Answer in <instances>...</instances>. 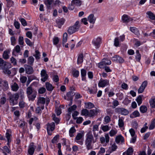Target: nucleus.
<instances>
[{
    "mask_svg": "<svg viewBox=\"0 0 155 155\" xmlns=\"http://www.w3.org/2000/svg\"><path fill=\"white\" fill-rule=\"evenodd\" d=\"M86 137L85 143L86 148L88 150L92 149L93 148V143H95L96 141L94 140V137L91 133H87Z\"/></svg>",
    "mask_w": 155,
    "mask_h": 155,
    "instance_id": "obj_1",
    "label": "nucleus"
},
{
    "mask_svg": "<svg viewBox=\"0 0 155 155\" xmlns=\"http://www.w3.org/2000/svg\"><path fill=\"white\" fill-rule=\"evenodd\" d=\"M31 84L26 89V94L29 101H33L36 97L37 92L33 88Z\"/></svg>",
    "mask_w": 155,
    "mask_h": 155,
    "instance_id": "obj_2",
    "label": "nucleus"
},
{
    "mask_svg": "<svg viewBox=\"0 0 155 155\" xmlns=\"http://www.w3.org/2000/svg\"><path fill=\"white\" fill-rule=\"evenodd\" d=\"M0 67L3 70L5 74L8 75H10L11 74V72L8 69L11 67V64L4 61L2 58H0Z\"/></svg>",
    "mask_w": 155,
    "mask_h": 155,
    "instance_id": "obj_3",
    "label": "nucleus"
},
{
    "mask_svg": "<svg viewBox=\"0 0 155 155\" xmlns=\"http://www.w3.org/2000/svg\"><path fill=\"white\" fill-rule=\"evenodd\" d=\"M8 100L11 106L16 105L18 103V100L19 95L18 93L10 94H8Z\"/></svg>",
    "mask_w": 155,
    "mask_h": 155,
    "instance_id": "obj_4",
    "label": "nucleus"
},
{
    "mask_svg": "<svg viewBox=\"0 0 155 155\" xmlns=\"http://www.w3.org/2000/svg\"><path fill=\"white\" fill-rule=\"evenodd\" d=\"M79 23V21H77L73 26H70L68 28L67 31L69 34L71 35L78 30L80 27Z\"/></svg>",
    "mask_w": 155,
    "mask_h": 155,
    "instance_id": "obj_5",
    "label": "nucleus"
},
{
    "mask_svg": "<svg viewBox=\"0 0 155 155\" xmlns=\"http://www.w3.org/2000/svg\"><path fill=\"white\" fill-rule=\"evenodd\" d=\"M98 85L100 87H104L106 86H109L110 85L109 80L107 79H104L101 78L98 82Z\"/></svg>",
    "mask_w": 155,
    "mask_h": 155,
    "instance_id": "obj_6",
    "label": "nucleus"
},
{
    "mask_svg": "<svg viewBox=\"0 0 155 155\" xmlns=\"http://www.w3.org/2000/svg\"><path fill=\"white\" fill-rule=\"evenodd\" d=\"M84 134L82 133H78L74 139L75 142L80 145H82L83 144V140L82 137Z\"/></svg>",
    "mask_w": 155,
    "mask_h": 155,
    "instance_id": "obj_7",
    "label": "nucleus"
},
{
    "mask_svg": "<svg viewBox=\"0 0 155 155\" xmlns=\"http://www.w3.org/2000/svg\"><path fill=\"white\" fill-rule=\"evenodd\" d=\"M101 43L102 38L99 37L94 38L92 41V44L96 49L99 48Z\"/></svg>",
    "mask_w": 155,
    "mask_h": 155,
    "instance_id": "obj_8",
    "label": "nucleus"
},
{
    "mask_svg": "<svg viewBox=\"0 0 155 155\" xmlns=\"http://www.w3.org/2000/svg\"><path fill=\"white\" fill-rule=\"evenodd\" d=\"M46 101L45 98L42 97H39L38 98L37 105L41 106L42 110L44 109V104Z\"/></svg>",
    "mask_w": 155,
    "mask_h": 155,
    "instance_id": "obj_9",
    "label": "nucleus"
},
{
    "mask_svg": "<svg viewBox=\"0 0 155 155\" xmlns=\"http://www.w3.org/2000/svg\"><path fill=\"white\" fill-rule=\"evenodd\" d=\"M12 137V131L10 129H7L6 130V132L5 134V137L7 139V145L10 148V143L11 142L12 140L11 137Z\"/></svg>",
    "mask_w": 155,
    "mask_h": 155,
    "instance_id": "obj_10",
    "label": "nucleus"
},
{
    "mask_svg": "<svg viewBox=\"0 0 155 155\" xmlns=\"http://www.w3.org/2000/svg\"><path fill=\"white\" fill-rule=\"evenodd\" d=\"M36 146L33 143H30L28 149V153L29 155H33L34 153Z\"/></svg>",
    "mask_w": 155,
    "mask_h": 155,
    "instance_id": "obj_11",
    "label": "nucleus"
},
{
    "mask_svg": "<svg viewBox=\"0 0 155 155\" xmlns=\"http://www.w3.org/2000/svg\"><path fill=\"white\" fill-rule=\"evenodd\" d=\"M41 75L42 78L41 79V81H42L45 82L48 79V76L45 70L42 69L41 71Z\"/></svg>",
    "mask_w": 155,
    "mask_h": 155,
    "instance_id": "obj_12",
    "label": "nucleus"
},
{
    "mask_svg": "<svg viewBox=\"0 0 155 155\" xmlns=\"http://www.w3.org/2000/svg\"><path fill=\"white\" fill-rule=\"evenodd\" d=\"M147 84L148 82L147 81H145L142 83L140 86L138 90V93L140 94L143 92L144 90L147 86Z\"/></svg>",
    "mask_w": 155,
    "mask_h": 155,
    "instance_id": "obj_13",
    "label": "nucleus"
},
{
    "mask_svg": "<svg viewBox=\"0 0 155 155\" xmlns=\"http://www.w3.org/2000/svg\"><path fill=\"white\" fill-rule=\"evenodd\" d=\"M117 111L120 113L121 114L127 115L129 114V111L126 109L122 107H118L116 109Z\"/></svg>",
    "mask_w": 155,
    "mask_h": 155,
    "instance_id": "obj_14",
    "label": "nucleus"
},
{
    "mask_svg": "<svg viewBox=\"0 0 155 155\" xmlns=\"http://www.w3.org/2000/svg\"><path fill=\"white\" fill-rule=\"evenodd\" d=\"M55 127V124L54 122L48 123L47 125V129L48 133L49 134L50 131H52L54 129Z\"/></svg>",
    "mask_w": 155,
    "mask_h": 155,
    "instance_id": "obj_15",
    "label": "nucleus"
},
{
    "mask_svg": "<svg viewBox=\"0 0 155 155\" xmlns=\"http://www.w3.org/2000/svg\"><path fill=\"white\" fill-rule=\"evenodd\" d=\"M0 151L3 153L4 155H7V153H11V150L7 146H5L2 149L0 148Z\"/></svg>",
    "mask_w": 155,
    "mask_h": 155,
    "instance_id": "obj_16",
    "label": "nucleus"
},
{
    "mask_svg": "<svg viewBox=\"0 0 155 155\" xmlns=\"http://www.w3.org/2000/svg\"><path fill=\"white\" fill-rule=\"evenodd\" d=\"M115 141L117 144L122 143L124 142V137L121 135H118L115 138Z\"/></svg>",
    "mask_w": 155,
    "mask_h": 155,
    "instance_id": "obj_17",
    "label": "nucleus"
},
{
    "mask_svg": "<svg viewBox=\"0 0 155 155\" xmlns=\"http://www.w3.org/2000/svg\"><path fill=\"white\" fill-rule=\"evenodd\" d=\"M118 125L119 127L120 128L123 127L124 126V117H118Z\"/></svg>",
    "mask_w": 155,
    "mask_h": 155,
    "instance_id": "obj_18",
    "label": "nucleus"
},
{
    "mask_svg": "<svg viewBox=\"0 0 155 155\" xmlns=\"http://www.w3.org/2000/svg\"><path fill=\"white\" fill-rule=\"evenodd\" d=\"M99 110L97 109L90 110H88V116L90 117H92L94 116L98 112Z\"/></svg>",
    "mask_w": 155,
    "mask_h": 155,
    "instance_id": "obj_19",
    "label": "nucleus"
},
{
    "mask_svg": "<svg viewBox=\"0 0 155 155\" xmlns=\"http://www.w3.org/2000/svg\"><path fill=\"white\" fill-rule=\"evenodd\" d=\"M57 26L59 28H61V26L64 24L65 20L63 18L57 19L56 21Z\"/></svg>",
    "mask_w": 155,
    "mask_h": 155,
    "instance_id": "obj_20",
    "label": "nucleus"
},
{
    "mask_svg": "<svg viewBox=\"0 0 155 155\" xmlns=\"http://www.w3.org/2000/svg\"><path fill=\"white\" fill-rule=\"evenodd\" d=\"M112 58L113 61H116L120 63H122L124 61V60L122 58L118 55H115Z\"/></svg>",
    "mask_w": 155,
    "mask_h": 155,
    "instance_id": "obj_21",
    "label": "nucleus"
},
{
    "mask_svg": "<svg viewBox=\"0 0 155 155\" xmlns=\"http://www.w3.org/2000/svg\"><path fill=\"white\" fill-rule=\"evenodd\" d=\"M75 94V93L72 91H70L68 92L66 94V96L64 97L65 99L67 100H72L73 96Z\"/></svg>",
    "mask_w": 155,
    "mask_h": 155,
    "instance_id": "obj_22",
    "label": "nucleus"
},
{
    "mask_svg": "<svg viewBox=\"0 0 155 155\" xmlns=\"http://www.w3.org/2000/svg\"><path fill=\"white\" fill-rule=\"evenodd\" d=\"M25 70L26 73L28 74H31L34 72L32 67L29 65H27Z\"/></svg>",
    "mask_w": 155,
    "mask_h": 155,
    "instance_id": "obj_23",
    "label": "nucleus"
},
{
    "mask_svg": "<svg viewBox=\"0 0 155 155\" xmlns=\"http://www.w3.org/2000/svg\"><path fill=\"white\" fill-rule=\"evenodd\" d=\"M88 19L90 23L94 24L95 22L96 18L94 17V15L91 14L88 17Z\"/></svg>",
    "mask_w": 155,
    "mask_h": 155,
    "instance_id": "obj_24",
    "label": "nucleus"
},
{
    "mask_svg": "<svg viewBox=\"0 0 155 155\" xmlns=\"http://www.w3.org/2000/svg\"><path fill=\"white\" fill-rule=\"evenodd\" d=\"M140 116V114L139 112L137 110H135L130 115V117L132 118H133L137 117H139Z\"/></svg>",
    "mask_w": 155,
    "mask_h": 155,
    "instance_id": "obj_25",
    "label": "nucleus"
},
{
    "mask_svg": "<svg viewBox=\"0 0 155 155\" xmlns=\"http://www.w3.org/2000/svg\"><path fill=\"white\" fill-rule=\"evenodd\" d=\"M76 132V130L74 126L71 127L69 130V135L71 137H72L74 136V134Z\"/></svg>",
    "mask_w": 155,
    "mask_h": 155,
    "instance_id": "obj_26",
    "label": "nucleus"
},
{
    "mask_svg": "<svg viewBox=\"0 0 155 155\" xmlns=\"http://www.w3.org/2000/svg\"><path fill=\"white\" fill-rule=\"evenodd\" d=\"M11 87L12 90L14 91H17L19 89V86L16 82L12 83Z\"/></svg>",
    "mask_w": 155,
    "mask_h": 155,
    "instance_id": "obj_27",
    "label": "nucleus"
},
{
    "mask_svg": "<svg viewBox=\"0 0 155 155\" xmlns=\"http://www.w3.org/2000/svg\"><path fill=\"white\" fill-rule=\"evenodd\" d=\"M122 19L124 22H128L131 20L129 17L125 14L124 15L122 16Z\"/></svg>",
    "mask_w": 155,
    "mask_h": 155,
    "instance_id": "obj_28",
    "label": "nucleus"
},
{
    "mask_svg": "<svg viewBox=\"0 0 155 155\" xmlns=\"http://www.w3.org/2000/svg\"><path fill=\"white\" fill-rule=\"evenodd\" d=\"M81 74L82 78V80L83 81H85L86 79V71L84 69L81 70Z\"/></svg>",
    "mask_w": 155,
    "mask_h": 155,
    "instance_id": "obj_29",
    "label": "nucleus"
},
{
    "mask_svg": "<svg viewBox=\"0 0 155 155\" xmlns=\"http://www.w3.org/2000/svg\"><path fill=\"white\" fill-rule=\"evenodd\" d=\"M101 129L104 132H106L109 131L111 129V127H109L108 125H102L101 126Z\"/></svg>",
    "mask_w": 155,
    "mask_h": 155,
    "instance_id": "obj_30",
    "label": "nucleus"
},
{
    "mask_svg": "<svg viewBox=\"0 0 155 155\" xmlns=\"http://www.w3.org/2000/svg\"><path fill=\"white\" fill-rule=\"evenodd\" d=\"M10 51L9 50H7L4 51L3 54V57L5 59H7L9 58V54H10Z\"/></svg>",
    "mask_w": 155,
    "mask_h": 155,
    "instance_id": "obj_31",
    "label": "nucleus"
},
{
    "mask_svg": "<svg viewBox=\"0 0 155 155\" xmlns=\"http://www.w3.org/2000/svg\"><path fill=\"white\" fill-rule=\"evenodd\" d=\"M146 14L149 18L153 20H155V15L151 11H148Z\"/></svg>",
    "mask_w": 155,
    "mask_h": 155,
    "instance_id": "obj_32",
    "label": "nucleus"
},
{
    "mask_svg": "<svg viewBox=\"0 0 155 155\" xmlns=\"http://www.w3.org/2000/svg\"><path fill=\"white\" fill-rule=\"evenodd\" d=\"M130 31L135 35H139V32L138 29L135 27H130Z\"/></svg>",
    "mask_w": 155,
    "mask_h": 155,
    "instance_id": "obj_33",
    "label": "nucleus"
},
{
    "mask_svg": "<svg viewBox=\"0 0 155 155\" xmlns=\"http://www.w3.org/2000/svg\"><path fill=\"white\" fill-rule=\"evenodd\" d=\"M54 0H47L45 2V4L48 8H50L51 5L53 3Z\"/></svg>",
    "mask_w": 155,
    "mask_h": 155,
    "instance_id": "obj_34",
    "label": "nucleus"
},
{
    "mask_svg": "<svg viewBox=\"0 0 155 155\" xmlns=\"http://www.w3.org/2000/svg\"><path fill=\"white\" fill-rule=\"evenodd\" d=\"M45 86L47 90L48 91H51L53 89L52 85L49 82H47L45 83Z\"/></svg>",
    "mask_w": 155,
    "mask_h": 155,
    "instance_id": "obj_35",
    "label": "nucleus"
},
{
    "mask_svg": "<svg viewBox=\"0 0 155 155\" xmlns=\"http://www.w3.org/2000/svg\"><path fill=\"white\" fill-rule=\"evenodd\" d=\"M133 152V150L132 147L129 148L127 150L126 153L124 152L123 153V155H132Z\"/></svg>",
    "mask_w": 155,
    "mask_h": 155,
    "instance_id": "obj_36",
    "label": "nucleus"
},
{
    "mask_svg": "<svg viewBox=\"0 0 155 155\" xmlns=\"http://www.w3.org/2000/svg\"><path fill=\"white\" fill-rule=\"evenodd\" d=\"M117 146L116 145L115 143H114L109 148L110 153H111L115 151L117 149Z\"/></svg>",
    "mask_w": 155,
    "mask_h": 155,
    "instance_id": "obj_37",
    "label": "nucleus"
},
{
    "mask_svg": "<svg viewBox=\"0 0 155 155\" xmlns=\"http://www.w3.org/2000/svg\"><path fill=\"white\" fill-rule=\"evenodd\" d=\"M85 107L86 108L91 109L94 107V105L91 102L85 103Z\"/></svg>",
    "mask_w": 155,
    "mask_h": 155,
    "instance_id": "obj_38",
    "label": "nucleus"
},
{
    "mask_svg": "<svg viewBox=\"0 0 155 155\" xmlns=\"http://www.w3.org/2000/svg\"><path fill=\"white\" fill-rule=\"evenodd\" d=\"M83 55L82 54H80L77 60V64H81L83 62Z\"/></svg>",
    "mask_w": 155,
    "mask_h": 155,
    "instance_id": "obj_39",
    "label": "nucleus"
},
{
    "mask_svg": "<svg viewBox=\"0 0 155 155\" xmlns=\"http://www.w3.org/2000/svg\"><path fill=\"white\" fill-rule=\"evenodd\" d=\"M77 106L75 105H73L72 106L70 107L68 109V112L70 113L71 114V112L75 111L76 109Z\"/></svg>",
    "mask_w": 155,
    "mask_h": 155,
    "instance_id": "obj_40",
    "label": "nucleus"
},
{
    "mask_svg": "<svg viewBox=\"0 0 155 155\" xmlns=\"http://www.w3.org/2000/svg\"><path fill=\"white\" fill-rule=\"evenodd\" d=\"M72 4L78 6H80L81 5V0H72L71 2Z\"/></svg>",
    "mask_w": 155,
    "mask_h": 155,
    "instance_id": "obj_41",
    "label": "nucleus"
},
{
    "mask_svg": "<svg viewBox=\"0 0 155 155\" xmlns=\"http://www.w3.org/2000/svg\"><path fill=\"white\" fill-rule=\"evenodd\" d=\"M150 107L153 108H155V98H152L149 101Z\"/></svg>",
    "mask_w": 155,
    "mask_h": 155,
    "instance_id": "obj_42",
    "label": "nucleus"
},
{
    "mask_svg": "<svg viewBox=\"0 0 155 155\" xmlns=\"http://www.w3.org/2000/svg\"><path fill=\"white\" fill-rule=\"evenodd\" d=\"M136 54L135 58L136 61L139 62L140 61L141 58V55L139 53V51L137 50L136 51Z\"/></svg>",
    "mask_w": 155,
    "mask_h": 155,
    "instance_id": "obj_43",
    "label": "nucleus"
},
{
    "mask_svg": "<svg viewBox=\"0 0 155 155\" xmlns=\"http://www.w3.org/2000/svg\"><path fill=\"white\" fill-rule=\"evenodd\" d=\"M143 95H140L136 99V101L138 105H140L142 103V97Z\"/></svg>",
    "mask_w": 155,
    "mask_h": 155,
    "instance_id": "obj_44",
    "label": "nucleus"
},
{
    "mask_svg": "<svg viewBox=\"0 0 155 155\" xmlns=\"http://www.w3.org/2000/svg\"><path fill=\"white\" fill-rule=\"evenodd\" d=\"M140 110L141 113H144L147 112V108L145 106L142 105L140 107Z\"/></svg>",
    "mask_w": 155,
    "mask_h": 155,
    "instance_id": "obj_45",
    "label": "nucleus"
},
{
    "mask_svg": "<svg viewBox=\"0 0 155 155\" xmlns=\"http://www.w3.org/2000/svg\"><path fill=\"white\" fill-rule=\"evenodd\" d=\"M67 38H68V34L66 32L64 33L63 35V42L62 44L63 46H64V44L65 43L67 40Z\"/></svg>",
    "mask_w": 155,
    "mask_h": 155,
    "instance_id": "obj_46",
    "label": "nucleus"
},
{
    "mask_svg": "<svg viewBox=\"0 0 155 155\" xmlns=\"http://www.w3.org/2000/svg\"><path fill=\"white\" fill-rule=\"evenodd\" d=\"M88 110L87 109H83L81 111V114L83 116H88Z\"/></svg>",
    "mask_w": 155,
    "mask_h": 155,
    "instance_id": "obj_47",
    "label": "nucleus"
},
{
    "mask_svg": "<svg viewBox=\"0 0 155 155\" xmlns=\"http://www.w3.org/2000/svg\"><path fill=\"white\" fill-rule=\"evenodd\" d=\"M35 57L37 60H38L40 58V53L39 51L37 50H35V54L33 55Z\"/></svg>",
    "mask_w": 155,
    "mask_h": 155,
    "instance_id": "obj_48",
    "label": "nucleus"
},
{
    "mask_svg": "<svg viewBox=\"0 0 155 155\" xmlns=\"http://www.w3.org/2000/svg\"><path fill=\"white\" fill-rule=\"evenodd\" d=\"M18 41L19 44L20 45H23L24 42V38L22 36H20L19 37Z\"/></svg>",
    "mask_w": 155,
    "mask_h": 155,
    "instance_id": "obj_49",
    "label": "nucleus"
},
{
    "mask_svg": "<svg viewBox=\"0 0 155 155\" xmlns=\"http://www.w3.org/2000/svg\"><path fill=\"white\" fill-rule=\"evenodd\" d=\"M155 127V119H153L151 122V124H150L149 129L150 130L153 129Z\"/></svg>",
    "mask_w": 155,
    "mask_h": 155,
    "instance_id": "obj_50",
    "label": "nucleus"
},
{
    "mask_svg": "<svg viewBox=\"0 0 155 155\" xmlns=\"http://www.w3.org/2000/svg\"><path fill=\"white\" fill-rule=\"evenodd\" d=\"M26 105V103L23 100H21L19 102V106L20 108H23Z\"/></svg>",
    "mask_w": 155,
    "mask_h": 155,
    "instance_id": "obj_51",
    "label": "nucleus"
},
{
    "mask_svg": "<svg viewBox=\"0 0 155 155\" xmlns=\"http://www.w3.org/2000/svg\"><path fill=\"white\" fill-rule=\"evenodd\" d=\"M117 130L112 129L109 132V134L110 136L113 137L117 133Z\"/></svg>",
    "mask_w": 155,
    "mask_h": 155,
    "instance_id": "obj_52",
    "label": "nucleus"
},
{
    "mask_svg": "<svg viewBox=\"0 0 155 155\" xmlns=\"http://www.w3.org/2000/svg\"><path fill=\"white\" fill-rule=\"evenodd\" d=\"M7 6L8 8H10L14 5V2L12 0H7Z\"/></svg>",
    "mask_w": 155,
    "mask_h": 155,
    "instance_id": "obj_53",
    "label": "nucleus"
},
{
    "mask_svg": "<svg viewBox=\"0 0 155 155\" xmlns=\"http://www.w3.org/2000/svg\"><path fill=\"white\" fill-rule=\"evenodd\" d=\"M114 45L115 46L117 47L120 46L119 38L118 37H117L115 38Z\"/></svg>",
    "mask_w": 155,
    "mask_h": 155,
    "instance_id": "obj_54",
    "label": "nucleus"
},
{
    "mask_svg": "<svg viewBox=\"0 0 155 155\" xmlns=\"http://www.w3.org/2000/svg\"><path fill=\"white\" fill-rule=\"evenodd\" d=\"M103 62L105 65H110L111 64V61L110 60H108L107 59L104 58L102 60Z\"/></svg>",
    "mask_w": 155,
    "mask_h": 155,
    "instance_id": "obj_55",
    "label": "nucleus"
},
{
    "mask_svg": "<svg viewBox=\"0 0 155 155\" xmlns=\"http://www.w3.org/2000/svg\"><path fill=\"white\" fill-rule=\"evenodd\" d=\"M52 117L53 120H54L57 124L59 123V119L58 118L56 117L55 115L54 114H53L52 115Z\"/></svg>",
    "mask_w": 155,
    "mask_h": 155,
    "instance_id": "obj_56",
    "label": "nucleus"
},
{
    "mask_svg": "<svg viewBox=\"0 0 155 155\" xmlns=\"http://www.w3.org/2000/svg\"><path fill=\"white\" fill-rule=\"evenodd\" d=\"M72 74L73 77L77 78L79 75V72L78 70H73L72 71Z\"/></svg>",
    "mask_w": 155,
    "mask_h": 155,
    "instance_id": "obj_57",
    "label": "nucleus"
},
{
    "mask_svg": "<svg viewBox=\"0 0 155 155\" xmlns=\"http://www.w3.org/2000/svg\"><path fill=\"white\" fill-rule=\"evenodd\" d=\"M20 80L21 82L23 84L26 82L27 80V78L25 76H22L20 77Z\"/></svg>",
    "mask_w": 155,
    "mask_h": 155,
    "instance_id": "obj_58",
    "label": "nucleus"
},
{
    "mask_svg": "<svg viewBox=\"0 0 155 155\" xmlns=\"http://www.w3.org/2000/svg\"><path fill=\"white\" fill-rule=\"evenodd\" d=\"M34 61V59L32 56H30L28 58V63L29 64L32 65Z\"/></svg>",
    "mask_w": 155,
    "mask_h": 155,
    "instance_id": "obj_59",
    "label": "nucleus"
},
{
    "mask_svg": "<svg viewBox=\"0 0 155 155\" xmlns=\"http://www.w3.org/2000/svg\"><path fill=\"white\" fill-rule=\"evenodd\" d=\"M41 110V106H38L36 107L35 109V111L36 113L41 114L42 112Z\"/></svg>",
    "mask_w": 155,
    "mask_h": 155,
    "instance_id": "obj_60",
    "label": "nucleus"
},
{
    "mask_svg": "<svg viewBox=\"0 0 155 155\" xmlns=\"http://www.w3.org/2000/svg\"><path fill=\"white\" fill-rule=\"evenodd\" d=\"M11 44L12 45H15L16 44V40L14 36H12L11 37Z\"/></svg>",
    "mask_w": 155,
    "mask_h": 155,
    "instance_id": "obj_61",
    "label": "nucleus"
},
{
    "mask_svg": "<svg viewBox=\"0 0 155 155\" xmlns=\"http://www.w3.org/2000/svg\"><path fill=\"white\" fill-rule=\"evenodd\" d=\"M104 119V122L105 123V124L109 123L110 121V118L108 116H106Z\"/></svg>",
    "mask_w": 155,
    "mask_h": 155,
    "instance_id": "obj_62",
    "label": "nucleus"
},
{
    "mask_svg": "<svg viewBox=\"0 0 155 155\" xmlns=\"http://www.w3.org/2000/svg\"><path fill=\"white\" fill-rule=\"evenodd\" d=\"M2 84H3V86L5 87V88L7 89L8 88V83L6 81H3V83Z\"/></svg>",
    "mask_w": 155,
    "mask_h": 155,
    "instance_id": "obj_63",
    "label": "nucleus"
},
{
    "mask_svg": "<svg viewBox=\"0 0 155 155\" xmlns=\"http://www.w3.org/2000/svg\"><path fill=\"white\" fill-rule=\"evenodd\" d=\"M79 113L77 111H74L72 114V116L74 119L76 120L77 118V116H78Z\"/></svg>",
    "mask_w": 155,
    "mask_h": 155,
    "instance_id": "obj_64",
    "label": "nucleus"
}]
</instances>
